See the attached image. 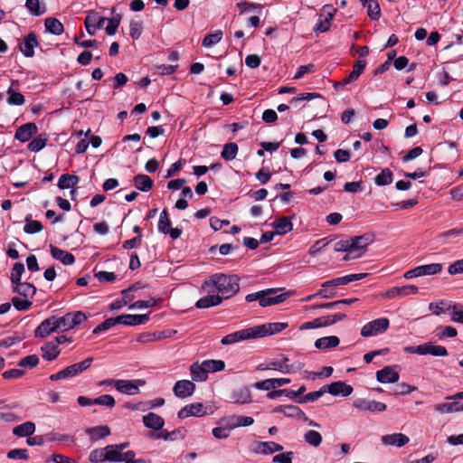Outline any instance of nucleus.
<instances>
[{"label":"nucleus","mask_w":463,"mask_h":463,"mask_svg":"<svg viewBox=\"0 0 463 463\" xmlns=\"http://www.w3.org/2000/svg\"><path fill=\"white\" fill-rule=\"evenodd\" d=\"M86 433L92 441H97L108 437L110 434V430L108 426L101 425L87 429Z\"/></svg>","instance_id":"34"},{"label":"nucleus","mask_w":463,"mask_h":463,"mask_svg":"<svg viewBox=\"0 0 463 463\" xmlns=\"http://www.w3.org/2000/svg\"><path fill=\"white\" fill-rule=\"evenodd\" d=\"M238 149L236 143H227L223 146L221 156L226 161L233 160L238 154Z\"/></svg>","instance_id":"45"},{"label":"nucleus","mask_w":463,"mask_h":463,"mask_svg":"<svg viewBox=\"0 0 463 463\" xmlns=\"http://www.w3.org/2000/svg\"><path fill=\"white\" fill-rule=\"evenodd\" d=\"M279 288H268L258 292L248 294L245 297L247 302L259 301L262 307L274 306L285 301L291 294L289 292L277 294Z\"/></svg>","instance_id":"3"},{"label":"nucleus","mask_w":463,"mask_h":463,"mask_svg":"<svg viewBox=\"0 0 463 463\" xmlns=\"http://www.w3.org/2000/svg\"><path fill=\"white\" fill-rule=\"evenodd\" d=\"M17 81L13 80L11 87L7 90V103L11 106H21L24 104L25 99L24 95L20 92H16L13 90V86L16 84Z\"/></svg>","instance_id":"36"},{"label":"nucleus","mask_w":463,"mask_h":463,"mask_svg":"<svg viewBox=\"0 0 463 463\" xmlns=\"http://www.w3.org/2000/svg\"><path fill=\"white\" fill-rule=\"evenodd\" d=\"M12 303L15 309L18 311H26L28 310L32 306V301L29 300V298H21L19 297H14L12 298Z\"/></svg>","instance_id":"58"},{"label":"nucleus","mask_w":463,"mask_h":463,"mask_svg":"<svg viewBox=\"0 0 463 463\" xmlns=\"http://www.w3.org/2000/svg\"><path fill=\"white\" fill-rule=\"evenodd\" d=\"M80 181L78 175L64 174L61 175L58 181V187L60 189H68L74 187Z\"/></svg>","instance_id":"40"},{"label":"nucleus","mask_w":463,"mask_h":463,"mask_svg":"<svg viewBox=\"0 0 463 463\" xmlns=\"http://www.w3.org/2000/svg\"><path fill=\"white\" fill-rule=\"evenodd\" d=\"M448 314L450 316V319L454 323L463 324V307L458 303H451L450 306L447 307Z\"/></svg>","instance_id":"38"},{"label":"nucleus","mask_w":463,"mask_h":463,"mask_svg":"<svg viewBox=\"0 0 463 463\" xmlns=\"http://www.w3.org/2000/svg\"><path fill=\"white\" fill-rule=\"evenodd\" d=\"M461 236H463V227L454 228L447 232H444L439 235V238L443 241H447L449 239H456Z\"/></svg>","instance_id":"64"},{"label":"nucleus","mask_w":463,"mask_h":463,"mask_svg":"<svg viewBox=\"0 0 463 463\" xmlns=\"http://www.w3.org/2000/svg\"><path fill=\"white\" fill-rule=\"evenodd\" d=\"M24 272V266L21 262H16L14 264V267L11 271L10 279L13 284H18L21 282V278L23 273Z\"/></svg>","instance_id":"56"},{"label":"nucleus","mask_w":463,"mask_h":463,"mask_svg":"<svg viewBox=\"0 0 463 463\" xmlns=\"http://www.w3.org/2000/svg\"><path fill=\"white\" fill-rule=\"evenodd\" d=\"M366 66V61L364 60H359L354 65L352 71L342 80L341 84H349L354 80H356L359 76L363 73Z\"/></svg>","instance_id":"30"},{"label":"nucleus","mask_w":463,"mask_h":463,"mask_svg":"<svg viewBox=\"0 0 463 463\" xmlns=\"http://www.w3.org/2000/svg\"><path fill=\"white\" fill-rule=\"evenodd\" d=\"M60 332L56 321V316L50 317L44 319L35 329V337L44 338L52 333Z\"/></svg>","instance_id":"12"},{"label":"nucleus","mask_w":463,"mask_h":463,"mask_svg":"<svg viewBox=\"0 0 463 463\" xmlns=\"http://www.w3.org/2000/svg\"><path fill=\"white\" fill-rule=\"evenodd\" d=\"M400 375L395 366H385L376 372V379L381 383H394L399 381Z\"/></svg>","instance_id":"18"},{"label":"nucleus","mask_w":463,"mask_h":463,"mask_svg":"<svg viewBox=\"0 0 463 463\" xmlns=\"http://www.w3.org/2000/svg\"><path fill=\"white\" fill-rule=\"evenodd\" d=\"M240 289L239 278L235 275L216 273L206 279L202 284V290L207 294L199 298L195 307L208 308L219 306L223 299L234 296Z\"/></svg>","instance_id":"1"},{"label":"nucleus","mask_w":463,"mask_h":463,"mask_svg":"<svg viewBox=\"0 0 463 463\" xmlns=\"http://www.w3.org/2000/svg\"><path fill=\"white\" fill-rule=\"evenodd\" d=\"M203 363L207 374L221 372L225 368V363L222 360H204Z\"/></svg>","instance_id":"46"},{"label":"nucleus","mask_w":463,"mask_h":463,"mask_svg":"<svg viewBox=\"0 0 463 463\" xmlns=\"http://www.w3.org/2000/svg\"><path fill=\"white\" fill-rule=\"evenodd\" d=\"M37 129L35 123H26L17 128L14 137L21 142H27L36 134Z\"/></svg>","instance_id":"23"},{"label":"nucleus","mask_w":463,"mask_h":463,"mask_svg":"<svg viewBox=\"0 0 463 463\" xmlns=\"http://www.w3.org/2000/svg\"><path fill=\"white\" fill-rule=\"evenodd\" d=\"M96 12H90L85 18V27L86 31L90 35H94L96 30L99 29L96 24Z\"/></svg>","instance_id":"53"},{"label":"nucleus","mask_w":463,"mask_h":463,"mask_svg":"<svg viewBox=\"0 0 463 463\" xmlns=\"http://www.w3.org/2000/svg\"><path fill=\"white\" fill-rule=\"evenodd\" d=\"M232 399L236 403L245 404L251 402V394L248 388H241L233 392Z\"/></svg>","instance_id":"43"},{"label":"nucleus","mask_w":463,"mask_h":463,"mask_svg":"<svg viewBox=\"0 0 463 463\" xmlns=\"http://www.w3.org/2000/svg\"><path fill=\"white\" fill-rule=\"evenodd\" d=\"M46 138L37 137L28 144V149L32 152H39L46 146Z\"/></svg>","instance_id":"63"},{"label":"nucleus","mask_w":463,"mask_h":463,"mask_svg":"<svg viewBox=\"0 0 463 463\" xmlns=\"http://www.w3.org/2000/svg\"><path fill=\"white\" fill-rule=\"evenodd\" d=\"M134 185L137 190L148 192L153 187V180L146 175H137L134 177Z\"/></svg>","instance_id":"37"},{"label":"nucleus","mask_w":463,"mask_h":463,"mask_svg":"<svg viewBox=\"0 0 463 463\" xmlns=\"http://www.w3.org/2000/svg\"><path fill=\"white\" fill-rule=\"evenodd\" d=\"M190 373L194 382H204L208 377L203 363L199 364L196 362L192 364L190 366Z\"/></svg>","instance_id":"33"},{"label":"nucleus","mask_w":463,"mask_h":463,"mask_svg":"<svg viewBox=\"0 0 463 463\" xmlns=\"http://www.w3.org/2000/svg\"><path fill=\"white\" fill-rule=\"evenodd\" d=\"M365 7H367L368 16L373 20L377 21L381 17V8L376 0H371L369 3H366Z\"/></svg>","instance_id":"52"},{"label":"nucleus","mask_w":463,"mask_h":463,"mask_svg":"<svg viewBox=\"0 0 463 463\" xmlns=\"http://www.w3.org/2000/svg\"><path fill=\"white\" fill-rule=\"evenodd\" d=\"M324 386L326 392H329L333 396L342 395L347 397L353 392V387L351 385L340 381Z\"/></svg>","instance_id":"19"},{"label":"nucleus","mask_w":463,"mask_h":463,"mask_svg":"<svg viewBox=\"0 0 463 463\" xmlns=\"http://www.w3.org/2000/svg\"><path fill=\"white\" fill-rule=\"evenodd\" d=\"M288 358L287 356H282L281 359L271 361L269 362L270 370L279 371L282 373H292L302 368L300 363L288 364Z\"/></svg>","instance_id":"16"},{"label":"nucleus","mask_w":463,"mask_h":463,"mask_svg":"<svg viewBox=\"0 0 463 463\" xmlns=\"http://www.w3.org/2000/svg\"><path fill=\"white\" fill-rule=\"evenodd\" d=\"M367 277V273H356V274H349L343 277H338L330 280L324 282L321 287L322 288H336L339 286L347 285L351 282L361 280Z\"/></svg>","instance_id":"15"},{"label":"nucleus","mask_w":463,"mask_h":463,"mask_svg":"<svg viewBox=\"0 0 463 463\" xmlns=\"http://www.w3.org/2000/svg\"><path fill=\"white\" fill-rule=\"evenodd\" d=\"M156 304V300L154 298H150L146 300H137L128 306V309H144L155 307Z\"/></svg>","instance_id":"57"},{"label":"nucleus","mask_w":463,"mask_h":463,"mask_svg":"<svg viewBox=\"0 0 463 463\" xmlns=\"http://www.w3.org/2000/svg\"><path fill=\"white\" fill-rule=\"evenodd\" d=\"M149 319V314H141V315H131L125 314L118 317V320H119V324L134 326L138 325H143L146 323Z\"/></svg>","instance_id":"20"},{"label":"nucleus","mask_w":463,"mask_h":463,"mask_svg":"<svg viewBox=\"0 0 463 463\" xmlns=\"http://www.w3.org/2000/svg\"><path fill=\"white\" fill-rule=\"evenodd\" d=\"M393 175L389 168H384L374 177V183L379 186L387 185L392 183Z\"/></svg>","instance_id":"44"},{"label":"nucleus","mask_w":463,"mask_h":463,"mask_svg":"<svg viewBox=\"0 0 463 463\" xmlns=\"http://www.w3.org/2000/svg\"><path fill=\"white\" fill-rule=\"evenodd\" d=\"M143 424L145 427L154 430H162L165 426V420L158 414L154 412H149L143 416L142 418Z\"/></svg>","instance_id":"22"},{"label":"nucleus","mask_w":463,"mask_h":463,"mask_svg":"<svg viewBox=\"0 0 463 463\" xmlns=\"http://www.w3.org/2000/svg\"><path fill=\"white\" fill-rule=\"evenodd\" d=\"M381 441L385 446L401 448L406 445L410 441V439L402 433H392L382 436Z\"/></svg>","instance_id":"21"},{"label":"nucleus","mask_w":463,"mask_h":463,"mask_svg":"<svg viewBox=\"0 0 463 463\" xmlns=\"http://www.w3.org/2000/svg\"><path fill=\"white\" fill-rule=\"evenodd\" d=\"M222 38V32L216 30L212 33H208L203 40V45L206 48L212 47L221 42Z\"/></svg>","instance_id":"50"},{"label":"nucleus","mask_w":463,"mask_h":463,"mask_svg":"<svg viewBox=\"0 0 463 463\" xmlns=\"http://www.w3.org/2000/svg\"><path fill=\"white\" fill-rule=\"evenodd\" d=\"M116 390L126 395H136L139 393V386L145 385L146 382L137 380H117Z\"/></svg>","instance_id":"9"},{"label":"nucleus","mask_w":463,"mask_h":463,"mask_svg":"<svg viewBox=\"0 0 463 463\" xmlns=\"http://www.w3.org/2000/svg\"><path fill=\"white\" fill-rule=\"evenodd\" d=\"M390 326V321L386 317H380L366 323L361 329V335L364 337H372L384 333Z\"/></svg>","instance_id":"6"},{"label":"nucleus","mask_w":463,"mask_h":463,"mask_svg":"<svg viewBox=\"0 0 463 463\" xmlns=\"http://www.w3.org/2000/svg\"><path fill=\"white\" fill-rule=\"evenodd\" d=\"M442 269L443 266L440 263L421 265L406 271L403 277L407 279H411L421 276L435 275L439 273L442 270Z\"/></svg>","instance_id":"7"},{"label":"nucleus","mask_w":463,"mask_h":463,"mask_svg":"<svg viewBox=\"0 0 463 463\" xmlns=\"http://www.w3.org/2000/svg\"><path fill=\"white\" fill-rule=\"evenodd\" d=\"M46 32L54 35H60L63 33V24L56 18H47L44 22Z\"/></svg>","instance_id":"39"},{"label":"nucleus","mask_w":463,"mask_h":463,"mask_svg":"<svg viewBox=\"0 0 463 463\" xmlns=\"http://www.w3.org/2000/svg\"><path fill=\"white\" fill-rule=\"evenodd\" d=\"M288 327V323L284 322H274L268 323L260 326H253L254 337H264L267 335H272L274 334L279 333L285 328Z\"/></svg>","instance_id":"8"},{"label":"nucleus","mask_w":463,"mask_h":463,"mask_svg":"<svg viewBox=\"0 0 463 463\" xmlns=\"http://www.w3.org/2000/svg\"><path fill=\"white\" fill-rule=\"evenodd\" d=\"M435 411L440 414H448L458 412L459 409L458 402H452L447 403H439L435 405Z\"/></svg>","instance_id":"47"},{"label":"nucleus","mask_w":463,"mask_h":463,"mask_svg":"<svg viewBox=\"0 0 463 463\" xmlns=\"http://www.w3.org/2000/svg\"><path fill=\"white\" fill-rule=\"evenodd\" d=\"M42 356L47 361L54 360L61 353L59 346L53 341L45 343L42 347Z\"/></svg>","instance_id":"28"},{"label":"nucleus","mask_w":463,"mask_h":463,"mask_svg":"<svg viewBox=\"0 0 463 463\" xmlns=\"http://www.w3.org/2000/svg\"><path fill=\"white\" fill-rule=\"evenodd\" d=\"M252 327L239 330L222 337L221 343L224 345H232L241 341L254 339Z\"/></svg>","instance_id":"13"},{"label":"nucleus","mask_w":463,"mask_h":463,"mask_svg":"<svg viewBox=\"0 0 463 463\" xmlns=\"http://www.w3.org/2000/svg\"><path fill=\"white\" fill-rule=\"evenodd\" d=\"M419 292V288L414 285H406L402 287H392L387 289L383 296L388 298H394L397 297H406L409 295H415Z\"/></svg>","instance_id":"17"},{"label":"nucleus","mask_w":463,"mask_h":463,"mask_svg":"<svg viewBox=\"0 0 463 463\" xmlns=\"http://www.w3.org/2000/svg\"><path fill=\"white\" fill-rule=\"evenodd\" d=\"M37 37L34 33H29L24 37L23 43L20 45V51L25 57H33L34 55V48L38 46Z\"/></svg>","instance_id":"26"},{"label":"nucleus","mask_w":463,"mask_h":463,"mask_svg":"<svg viewBox=\"0 0 463 463\" xmlns=\"http://www.w3.org/2000/svg\"><path fill=\"white\" fill-rule=\"evenodd\" d=\"M25 6L35 16L42 15L45 12L44 8L41 9L40 7V0H26Z\"/></svg>","instance_id":"60"},{"label":"nucleus","mask_w":463,"mask_h":463,"mask_svg":"<svg viewBox=\"0 0 463 463\" xmlns=\"http://www.w3.org/2000/svg\"><path fill=\"white\" fill-rule=\"evenodd\" d=\"M25 225L24 232L27 234H34L43 231V226L39 221L32 220V215L29 214L25 217Z\"/></svg>","instance_id":"41"},{"label":"nucleus","mask_w":463,"mask_h":463,"mask_svg":"<svg viewBox=\"0 0 463 463\" xmlns=\"http://www.w3.org/2000/svg\"><path fill=\"white\" fill-rule=\"evenodd\" d=\"M304 440L312 447H318L322 443V436L316 430H308L304 435Z\"/></svg>","instance_id":"51"},{"label":"nucleus","mask_w":463,"mask_h":463,"mask_svg":"<svg viewBox=\"0 0 463 463\" xmlns=\"http://www.w3.org/2000/svg\"><path fill=\"white\" fill-rule=\"evenodd\" d=\"M450 305L451 302H447L444 300L439 302H431L429 305V309L436 316H439L441 314L448 313L447 307Z\"/></svg>","instance_id":"54"},{"label":"nucleus","mask_w":463,"mask_h":463,"mask_svg":"<svg viewBox=\"0 0 463 463\" xmlns=\"http://www.w3.org/2000/svg\"><path fill=\"white\" fill-rule=\"evenodd\" d=\"M353 405L355 409L361 411L370 412H382L384 411L387 408L386 404L383 402L364 398L356 399Z\"/></svg>","instance_id":"10"},{"label":"nucleus","mask_w":463,"mask_h":463,"mask_svg":"<svg viewBox=\"0 0 463 463\" xmlns=\"http://www.w3.org/2000/svg\"><path fill=\"white\" fill-rule=\"evenodd\" d=\"M87 316L81 311L69 312L62 317H56L60 332L68 331L86 321Z\"/></svg>","instance_id":"5"},{"label":"nucleus","mask_w":463,"mask_h":463,"mask_svg":"<svg viewBox=\"0 0 463 463\" xmlns=\"http://www.w3.org/2000/svg\"><path fill=\"white\" fill-rule=\"evenodd\" d=\"M340 344V339L335 335L324 336L315 342V347L320 350L335 348Z\"/></svg>","instance_id":"31"},{"label":"nucleus","mask_w":463,"mask_h":463,"mask_svg":"<svg viewBox=\"0 0 463 463\" xmlns=\"http://www.w3.org/2000/svg\"><path fill=\"white\" fill-rule=\"evenodd\" d=\"M457 334V329L450 326H439L437 328V336L439 339H443L445 337H455Z\"/></svg>","instance_id":"61"},{"label":"nucleus","mask_w":463,"mask_h":463,"mask_svg":"<svg viewBox=\"0 0 463 463\" xmlns=\"http://www.w3.org/2000/svg\"><path fill=\"white\" fill-rule=\"evenodd\" d=\"M185 437V430L184 428H178L172 431L162 430L156 434H153V438L156 439H164L165 441H174L176 439H184Z\"/></svg>","instance_id":"25"},{"label":"nucleus","mask_w":463,"mask_h":463,"mask_svg":"<svg viewBox=\"0 0 463 463\" xmlns=\"http://www.w3.org/2000/svg\"><path fill=\"white\" fill-rule=\"evenodd\" d=\"M195 384L189 380H179L174 387L173 392L179 399H185L192 396L195 391Z\"/></svg>","instance_id":"14"},{"label":"nucleus","mask_w":463,"mask_h":463,"mask_svg":"<svg viewBox=\"0 0 463 463\" xmlns=\"http://www.w3.org/2000/svg\"><path fill=\"white\" fill-rule=\"evenodd\" d=\"M50 251L53 259L61 261L64 265H72L75 262L74 256L64 250L50 245Z\"/></svg>","instance_id":"27"},{"label":"nucleus","mask_w":463,"mask_h":463,"mask_svg":"<svg viewBox=\"0 0 463 463\" xmlns=\"http://www.w3.org/2000/svg\"><path fill=\"white\" fill-rule=\"evenodd\" d=\"M207 409L202 402H193L183 407L178 412L179 419H185L188 417H203L207 415Z\"/></svg>","instance_id":"11"},{"label":"nucleus","mask_w":463,"mask_h":463,"mask_svg":"<svg viewBox=\"0 0 463 463\" xmlns=\"http://www.w3.org/2000/svg\"><path fill=\"white\" fill-rule=\"evenodd\" d=\"M432 342H427L420 345H411L404 347V352L407 354H415L419 355L430 354Z\"/></svg>","instance_id":"42"},{"label":"nucleus","mask_w":463,"mask_h":463,"mask_svg":"<svg viewBox=\"0 0 463 463\" xmlns=\"http://www.w3.org/2000/svg\"><path fill=\"white\" fill-rule=\"evenodd\" d=\"M96 405L107 406L113 408L116 404L115 399L109 394H103L94 399Z\"/></svg>","instance_id":"62"},{"label":"nucleus","mask_w":463,"mask_h":463,"mask_svg":"<svg viewBox=\"0 0 463 463\" xmlns=\"http://www.w3.org/2000/svg\"><path fill=\"white\" fill-rule=\"evenodd\" d=\"M93 359L89 357L82 362L71 364L63 370L50 375L51 381H60L67 378L75 377L87 370L92 364Z\"/></svg>","instance_id":"4"},{"label":"nucleus","mask_w":463,"mask_h":463,"mask_svg":"<svg viewBox=\"0 0 463 463\" xmlns=\"http://www.w3.org/2000/svg\"><path fill=\"white\" fill-rule=\"evenodd\" d=\"M35 431V424L32 421H25L13 429V434L17 437H29Z\"/></svg>","instance_id":"35"},{"label":"nucleus","mask_w":463,"mask_h":463,"mask_svg":"<svg viewBox=\"0 0 463 463\" xmlns=\"http://www.w3.org/2000/svg\"><path fill=\"white\" fill-rule=\"evenodd\" d=\"M157 228L158 231L164 234H166L167 231L171 228V221L165 209H164L159 215Z\"/></svg>","instance_id":"48"},{"label":"nucleus","mask_w":463,"mask_h":463,"mask_svg":"<svg viewBox=\"0 0 463 463\" xmlns=\"http://www.w3.org/2000/svg\"><path fill=\"white\" fill-rule=\"evenodd\" d=\"M89 460L92 463H101L107 461L105 448L96 449L90 451Z\"/></svg>","instance_id":"59"},{"label":"nucleus","mask_w":463,"mask_h":463,"mask_svg":"<svg viewBox=\"0 0 463 463\" xmlns=\"http://www.w3.org/2000/svg\"><path fill=\"white\" fill-rule=\"evenodd\" d=\"M256 453L270 455L283 450V447L274 441H259L255 444Z\"/></svg>","instance_id":"24"},{"label":"nucleus","mask_w":463,"mask_h":463,"mask_svg":"<svg viewBox=\"0 0 463 463\" xmlns=\"http://www.w3.org/2000/svg\"><path fill=\"white\" fill-rule=\"evenodd\" d=\"M106 459L108 462H121L122 453L114 445L105 447Z\"/></svg>","instance_id":"49"},{"label":"nucleus","mask_w":463,"mask_h":463,"mask_svg":"<svg viewBox=\"0 0 463 463\" xmlns=\"http://www.w3.org/2000/svg\"><path fill=\"white\" fill-rule=\"evenodd\" d=\"M275 233L278 235H284L288 233L293 229V224L289 217H282L277 219L272 223Z\"/></svg>","instance_id":"29"},{"label":"nucleus","mask_w":463,"mask_h":463,"mask_svg":"<svg viewBox=\"0 0 463 463\" xmlns=\"http://www.w3.org/2000/svg\"><path fill=\"white\" fill-rule=\"evenodd\" d=\"M13 291L25 298H32L36 293V288L28 282H19L18 284H15Z\"/></svg>","instance_id":"32"},{"label":"nucleus","mask_w":463,"mask_h":463,"mask_svg":"<svg viewBox=\"0 0 463 463\" xmlns=\"http://www.w3.org/2000/svg\"><path fill=\"white\" fill-rule=\"evenodd\" d=\"M371 242L372 238L369 235L354 236L335 242L334 250L337 252H345L343 260H350L363 256Z\"/></svg>","instance_id":"2"},{"label":"nucleus","mask_w":463,"mask_h":463,"mask_svg":"<svg viewBox=\"0 0 463 463\" xmlns=\"http://www.w3.org/2000/svg\"><path fill=\"white\" fill-rule=\"evenodd\" d=\"M117 324H119V320H118V317L108 318L93 329V334L98 335L103 331H107V330L110 329L111 327H113L114 326H116Z\"/></svg>","instance_id":"55"}]
</instances>
